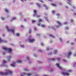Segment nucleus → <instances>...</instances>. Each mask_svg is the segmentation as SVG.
I'll list each match as a JSON object with an SVG mask.
<instances>
[{"label":"nucleus","instance_id":"f257e3e1","mask_svg":"<svg viewBox=\"0 0 76 76\" xmlns=\"http://www.w3.org/2000/svg\"><path fill=\"white\" fill-rule=\"evenodd\" d=\"M12 73V71H9L8 70H6L5 72H0V75H7L9 74H10Z\"/></svg>","mask_w":76,"mask_h":76},{"label":"nucleus","instance_id":"f03ea898","mask_svg":"<svg viewBox=\"0 0 76 76\" xmlns=\"http://www.w3.org/2000/svg\"><path fill=\"white\" fill-rule=\"evenodd\" d=\"M3 49L4 50H6L8 51V52H9V53L12 51V49L11 48H7L6 47H3Z\"/></svg>","mask_w":76,"mask_h":76},{"label":"nucleus","instance_id":"7ed1b4c3","mask_svg":"<svg viewBox=\"0 0 76 76\" xmlns=\"http://www.w3.org/2000/svg\"><path fill=\"white\" fill-rule=\"evenodd\" d=\"M9 27H8V26H6V29L7 30V31H8V32H10L11 31V32H12V33L13 34H15L14 32V29H12L11 30H10V29H9Z\"/></svg>","mask_w":76,"mask_h":76},{"label":"nucleus","instance_id":"20e7f679","mask_svg":"<svg viewBox=\"0 0 76 76\" xmlns=\"http://www.w3.org/2000/svg\"><path fill=\"white\" fill-rule=\"evenodd\" d=\"M32 74H26L25 73H21L20 74V76H31Z\"/></svg>","mask_w":76,"mask_h":76},{"label":"nucleus","instance_id":"39448f33","mask_svg":"<svg viewBox=\"0 0 76 76\" xmlns=\"http://www.w3.org/2000/svg\"><path fill=\"white\" fill-rule=\"evenodd\" d=\"M33 12L34 14H33V16L35 17L36 15H37V13H38V11L34 10Z\"/></svg>","mask_w":76,"mask_h":76},{"label":"nucleus","instance_id":"423d86ee","mask_svg":"<svg viewBox=\"0 0 76 76\" xmlns=\"http://www.w3.org/2000/svg\"><path fill=\"white\" fill-rule=\"evenodd\" d=\"M28 40L29 42H33L35 41V39H28Z\"/></svg>","mask_w":76,"mask_h":76},{"label":"nucleus","instance_id":"0eeeda50","mask_svg":"<svg viewBox=\"0 0 76 76\" xmlns=\"http://www.w3.org/2000/svg\"><path fill=\"white\" fill-rule=\"evenodd\" d=\"M56 65V66H57V67H58L59 69H61V70L63 69V68L60 67V65H59V64H58L57 63Z\"/></svg>","mask_w":76,"mask_h":76},{"label":"nucleus","instance_id":"6e6552de","mask_svg":"<svg viewBox=\"0 0 76 76\" xmlns=\"http://www.w3.org/2000/svg\"><path fill=\"white\" fill-rule=\"evenodd\" d=\"M62 74L63 75H64V76H65V75H66V76H69V73L66 72H63L62 73Z\"/></svg>","mask_w":76,"mask_h":76},{"label":"nucleus","instance_id":"1a4fd4ad","mask_svg":"<svg viewBox=\"0 0 76 76\" xmlns=\"http://www.w3.org/2000/svg\"><path fill=\"white\" fill-rule=\"evenodd\" d=\"M72 54V52L71 51H69L68 54V56H67L66 55H65L64 56V57H66L67 56V57H68V56H70Z\"/></svg>","mask_w":76,"mask_h":76},{"label":"nucleus","instance_id":"9d476101","mask_svg":"<svg viewBox=\"0 0 76 76\" xmlns=\"http://www.w3.org/2000/svg\"><path fill=\"white\" fill-rule=\"evenodd\" d=\"M0 42H6V40H3L0 38Z\"/></svg>","mask_w":76,"mask_h":76},{"label":"nucleus","instance_id":"9b49d317","mask_svg":"<svg viewBox=\"0 0 76 76\" xmlns=\"http://www.w3.org/2000/svg\"><path fill=\"white\" fill-rule=\"evenodd\" d=\"M16 63H22V61L20 60H18L16 62Z\"/></svg>","mask_w":76,"mask_h":76},{"label":"nucleus","instance_id":"f8f14e48","mask_svg":"<svg viewBox=\"0 0 76 76\" xmlns=\"http://www.w3.org/2000/svg\"><path fill=\"white\" fill-rule=\"evenodd\" d=\"M51 5L52 6H53L54 7H56L57 6V5L56 4H54L53 3H51Z\"/></svg>","mask_w":76,"mask_h":76},{"label":"nucleus","instance_id":"ddd939ff","mask_svg":"<svg viewBox=\"0 0 76 76\" xmlns=\"http://www.w3.org/2000/svg\"><path fill=\"white\" fill-rule=\"evenodd\" d=\"M4 10L6 13H9V11L8 10H7V9L5 8Z\"/></svg>","mask_w":76,"mask_h":76},{"label":"nucleus","instance_id":"4468645a","mask_svg":"<svg viewBox=\"0 0 76 76\" xmlns=\"http://www.w3.org/2000/svg\"><path fill=\"white\" fill-rule=\"evenodd\" d=\"M54 54H56V53H57V50H54Z\"/></svg>","mask_w":76,"mask_h":76},{"label":"nucleus","instance_id":"2eb2a0df","mask_svg":"<svg viewBox=\"0 0 76 76\" xmlns=\"http://www.w3.org/2000/svg\"><path fill=\"white\" fill-rule=\"evenodd\" d=\"M43 6L44 7H45L46 10H47V9H48V7H47L45 4H43Z\"/></svg>","mask_w":76,"mask_h":76},{"label":"nucleus","instance_id":"dca6fc26","mask_svg":"<svg viewBox=\"0 0 76 76\" xmlns=\"http://www.w3.org/2000/svg\"><path fill=\"white\" fill-rule=\"evenodd\" d=\"M10 58H11V56H7V59L8 60H10Z\"/></svg>","mask_w":76,"mask_h":76},{"label":"nucleus","instance_id":"f3484780","mask_svg":"<svg viewBox=\"0 0 76 76\" xmlns=\"http://www.w3.org/2000/svg\"><path fill=\"white\" fill-rule=\"evenodd\" d=\"M16 64V63L15 62H14L13 63V64H12L11 65V66L12 67H15V65Z\"/></svg>","mask_w":76,"mask_h":76},{"label":"nucleus","instance_id":"a211bd4d","mask_svg":"<svg viewBox=\"0 0 76 76\" xmlns=\"http://www.w3.org/2000/svg\"><path fill=\"white\" fill-rule=\"evenodd\" d=\"M57 23L58 24V25H59L60 26V25H61V24L60 23V22L59 21H57Z\"/></svg>","mask_w":76,"mask_h":76},{"label":"nucleus","instance_id":"6ab92c4d","mask_svg":"<svg viewBox=\"0 0 76 76\" xmlns=\"http://www.w3.org/2000/svg\"><path fill=\"white\" fill-rule=\"evenodd\" d=\"M42 27H43V28H45V25L44 24H42L41 25Z\"/></svg>","mask_w":76,"mask_h":76},{"label":"nucleus","instance_id":"aec40b11","mask_svg":"<svg viewBox=\"0 0 76 76\" xmlns=\"http://www.w3.org/2000/svg\"><path fill=\"white\" fill-rule=\"evenodd\" d=\"M37 4V6H38V7H39V8H41V5H40L38 4Z\"/></svg>","mask_w":76,"mask_h":76},{"label":"nucleus","instance_id":"412c9836","mask_svg":"<svg viewBox=\"0 0 76 76\" xmlns=\"http://www.w3.org/2000/svg\"><path fill=\"white\" fill-rule=\"evenodd\" d=\"M24 71H26L27 72H28V71H29V70H28V69L25 68V69H24Z\"/></svg>","mask_w":76,"mask_h":76},{"label":"nucleus","instance_id":"4be33fe9","mask_svg":"<svg viewBox=\"0 0 76 76\" xmlns=\"http://www.w3.org/2000/svg\"><path fill=\"white\" fill-rule=\"evenodd\" d=\"M49 36H50V37H52V38H55V37L53 36L51 34H50Z\"/></svg>","mask_w":76,"mask_h":76},{"label":"nucleus","instance_id":"5701e85b","mask_svg":"<svg viewBox=\"0 0 76 76\" xmlns=\"http://www.w3.org/2000/svg\"><path fill=\"white\" fill-rule=\"evenodd\" d=\"M42 21L43 20H42L39 19V20H38V22H42Z\"/></svg>","mask_w":76,"mask_h":76},{"label":"nucleus","instance_id":"b1692460","mask_svg":"<svg viewBox=\"0 0 76 76\" xmlns=\"http://www.w3.org/2000/svg\"><path fill=\"white\" fill-rule=\"evenodd\" d=\"M48 28H52V29H53V30H56V29H54V28H52V27H51V26H50V27H48Z\"/></svg>","mask_w":76,"mask_h":76},{"label":"nucleus","instance_id":"393cba45","mask_svg":"<svg viewBox=\"0 0 76 76\" xmlns=\"http://www.w3.org/2000/svg\"><path fill=\"white\" fill-rule=\"evenodd\" d=\"M15 35H16L17 36H18V37H19V34L18 33H16Z\"/></svg>","mask_w":76,"mask_h":76},{"label":"nucleus","instance_id":"a878e982","mask_svg":"<svg viewBox=\"0 0 76 76\" xmlns=\"http://www.w3.org/2000/svg\"><path fill=\"white\" fill-rule=\"evenodd\" d=\"M40 15H37V17L38 18H40Z\"/></svg>","mask_w":76,"mask_h":76},{"label":"nucleus","instance_id":"bb28decb","mask_svg":"<svg viewBox=\"0 0 76 76\" xmlns=\"http://www.w3.org/2000/svg\"><path fill=\"white\" fill-rule=\"evenodd\" d=\"M51 60H52V61H55V59L54 58H52L51 59Z\"/></svg>","mask_w":76,"mask_h":76},{"label":"nucleus","instance_id":"cd10ccee","mask_svg":"<svg viewBox=\"0 0 76 76\" xmlns=\"http://www.w3.org/2000/svg\"><path fill=\"white\" fill-rule=\"evenodd\" d=\"M16 18L15 17H13L12 18V20H15V19H16Z\"/></svg>","mask_w":76,"mask_h":76},{"label":"nucleus","instance_id":"c85d7f7f","mask_svg":"<svg viewBox=\"0 0 76 76\" xmlns=\"http://www.w3.org/2000/svg\"><path fill=\"white\" fill-rule=\"evenodd\" d=\"M3 62L4 63H6V61L4 60H3Z\"/></svg>","mask_w":76,"mask_h":76},{"label":"nucleus","instance_id":"c756f323","mask_svg":"<svg viewBox=\"0 0 76 76\" xmlns=\"http://www.w3.org/2000/svg\"><path fill=\"white\" fill-rule=\"evenodd\" d=\"M1 20H4V18H3V17H1Z\"/></svg>","mask_w":76,"mask_h":76},{"label":"nucleus","instance_id":"7c9ffc66","mask_svg":"<svg viewBox=\"0 0 76 76\" xmlns=\"http://www.w3.org/2000/svg\"><path fill=\"white\" fill-rule=\"evenodd\" d=\"M67 1L68 2H71V1H72V0H67Z\"/></svg>","mask_w":76,"mask_h":76},{"label":"nucleus","instance_id":"2f4dec72","mask_svg":"<svg viewBox=\"0 0 76 76\" xmlns=\"http://www.w3.org/2000/svg\"><path fill=\"white\" fill-rule=\"evenodd\" d=\"M31 29H30L29 30V33L30 34V33L31 32Z\"/></svg>","mask_w":76,"mask_h":76},{"label":"nucleus","instance_id":"473e14b6","mask_svg":"<svg viewBox=\"0 0 76 76\" xmlns=\"http://www.w3.org/2000/svg\"><path fill=\"white\" fill-rule=\"evenodd\" d=\"M52 13H55V11H54L53 10L52 11Z\"/></svg>","mask_w":76,"mask_h":76},{"label":"nucleus","instance_id":"72a5a7b5","mask_svg":"<svg viewBox=\"0 0 76 76\" xmlns=\"http://www.w3.org/2000/svg\"><path fill=\"white\" fill-rule=\"evenodd\" d=\"M57 60H58V61H59V60H60V58H57Z\"/></svg>","mask_w":76,"mask_h":76},{"label":"nucleus","instance_id":"f704fd0d","mask_svg":"<svg viewBox=\"0 0 76 76\" xmlns=\"http://www.w3.org/2000/svg\"><path fill=\"white\" fill-rule=\"evenodd\" d=\"M71 45H74V43H73V42H71L70 43Z\"/></svg>","mask_w":76,"mask_h":76},{"label":"nucleus","instance_id":"c9c22d12","mask_svg":"<svg viewBox=\"0 0 76 76\" xmlns=\"http://www.w3.org/2000/svg\"><path fill=\"white\" fill-rule=\"evenodd\" d=\"M67 3H68V4H69V5H70V6H71V3H70L69 2H67Z\"/></svg>","mask_w":76,"mask_h":76},{"label":"nucleus","instance_id":"e433bc0d","mask_svg":"<svg viewBox=\"0 0 76 76\" xmlns=\"http://www.w3.org/2000/svg\"><path fill=\"white\" fill-rule=\"evenodd\" d=\"M64 24H65V25H67V22H65L64 23Z\"/></svg>","mask_w":76,"mask_h":76},{"label":"nucleus","instance_id":"4c0bfd02","mask_svg":"<svg viewBox=\"0 0 76 76\" xmlns=\"http://www.w3.org/2000/svg\"><path fill=\"white\" fill-rule=\"evenodd\" d=\"M32 23H34L35 22V20H32Z\"/></svg>","mask_w":76,"mask_h":76},{"label":"nucleus","instance_id":"58836bf2","mask_svg":"<svg viewBox=\"0 0 76 76\" xmlns=\"http://www.w3.org/2000/svg\"><path fill=\"white\" fill-rule=\"evenodd\" d=\"M66 29H69V27H65Z\"/></svg>","mask_w":76,"mask_h":76},{"label":"nucleus","instance_id":"ea45409f","mask_svg":"<svg viewBox=\"0 0 76 76\" xmlns=\"http://www.w3.org/2000/svg\"><path fill=\"white\" fill-rule=\"evenodd\" d=\"M37 36H38V37H39V36H40V35L39 34H37Z\"/></svg>","mask_w":76,"mask_h":76},{"label":"nucleus","instance_id":"a19ab883","mask_svg":"<svg viewBox=\"0 0 76 76\" xmlns=\"http://www.w3.org/2000/svg\"><path fill=\"white\" fill-rule=\"evenodd\" d=\"M40 1H41L42 3H43V1L42 0H39Z\"/></svg>","mask_w":76,"mask_h":76},{"label":"nucleus","instance_id":"79ce46f5","mask_svg":"<svg viewBox=\"0 0 76 76\" xmlns=\"http://www.w3.org/2000/svg\"><path fill=\"white\" fill-rule=\"evenodd\" d=\"M56 15L58 16H59V15H60V14H57Z\"/></svg>","mask_w":76,"mask_h":76},{"label":"nucleus","instance_id":"37998d69","mask_svg":"<svg viewBox=\"0 0 76 76\" xmlns=\"http://www.w3.org/2000/svg\"><path fill=\"white\" fill-rule=\"evenodd\" d=\"M59 39L61 41V42H62V41H62V39H61V38H60Z\"/></svg>","mask_w":76,"mask_h":76},{"label":"nucleus","instance_id":"c03bdc74","mask_svg":"<svg viewBox=\"0 0 76 76\" xmlns=\"http://www.w3.org/2000/svg\"><path fill=\"white\" fill-rule=\"evenodd\" d=\"M63 61H64V62H66V61L65 59H63Z\"/></svg>","mask_w":76,"mask_h":76},{"label":"nucleus","instance_id":"a18cd8bd","mask_svg":"<svg viewBox=\"0 0 76 76\" xmlns=\"http://www.w3.org/2000/svg\"><path fill=\"white\" fill-rule=\"evenodd\" d=\"M71 22H73V20H71Z\"/></svg>","mask_w":76,"mask_h":76},{"label":"nucleus","instance_id":"49530a36","mask_svg":"<svg viewBox=\"0 0 76 76\" xmlns=\"http://www.w3.org/2000/svg\"><path fill=\"white\" fill-rule=\"evenodd\" d=\"M59 4H60V5H61V4H61V3L59 2Z\"/></svg>","mask_w":76,"mask_h":76},{"label":"nucleus","instance_id":"de8ad7c7","mask_svg":"<svg viewBox=\"0 0 76 76\" xmlns=\"http://www.w3.org/2000/svg\"><path fill=\"white\" fill-rule=\"evenodd\" d=\"M68 72H72V71H71V70H69L68 71Z\"/></svg>","mask_w":76,"mask_h":76},{"label":"nucleus","instance_id":"09e8293b","mask_svg":"<svg viewBox=\"0 0 76 76\" xmlns=\"http://www.w3.org/2000/svg\"><path fill=\"white\" fill-rule=\"evenodd\" d=\"M47 51H48V50H49V48H47L46 49Z\"/></svg>","mask_w":76,"mask_h":76},{"label":"nucleus","instance_id":"8fccbe9b","mask_svg":"<svg viewBox=\"0 0 76 76\" xmlns=\"http://www.w3.org/2000/svg\"><path fill=\"white\" fill-rule=\"evenodd\" d=\"M44 45V44H43V43H41V45L42 46Z\"/></svg>","mask_w":76,"mask_h":76},{"label":"nucleus","instance_id":"3c124183","mask_svg":"<svg viewBox=\"0 0 76 76\" xmlns=\"http://www.w3.org/2000/svg\"><path fill=\"white\" fill-rule=\"evenodd\" d=\"M27 60H29V57H27Z\"/></svg>","mask_w":76,"mask_h":76},{"label":"nucleus","instance_id":"603ef678","mask_svg":"<svg viewBox=\"0 0 76 76\" xmlns=\"http://www.w3.org/2000/svg\"><path fill=\"white\" fill-rule=\"evenodd\" d=\"M40 23L39 24H37V25H38V26H40Z\"/></svg>","mask_w":76,"mask_h":76},{"label":"nucleus","instance_id":"864d4df0","mask_svg":"<svg viewBox=\"0 0 76 76\" xmlns=\"http://www.w3.org/2000/svg\"><path fill=\"white\" fill-rule=\"evenodd\" d=\"M65 7H66V9L68 8V7H67V6H65Z\"/></svg>","mask_w":76,"mask_h":76},{"label":"nucleus","instance_id":"5fc2aeb1","mask_svg":"<svg viewBox=\"0 0 76 76\" xmlns=\"http://www.w3.org/2000/svg\"><path fill=\"white\" fill-rule=\"evenodd\" d=\"M74 56H75V57H76V54H75L74 55Z\"/></svg>","mask_w":76,"mask_h":76},{"label":"nucleus","instance_id":"6e6d98bb","mask_svg":"<svg viewBox=\"0 0 76 76\" xmlns=\"http://www.w3.org/2000/svg\"><path fill=\"white\" fill-rule=\"evenodd\" d=\"M2 36H3V37H4V36H5V34H3Z\"/></svg>","mask_w":76,"mask_h":76},{"label":"nucleus","instance_id":"4d7b16f0","mask_svg":"<svg viewBox=\"0 0 76 76\" xmlns=\"http://www.w3.org/2000/svg\"><path fill=\"white\" fill-rule=\"evenodd\" d=\"M49 1H52V0H48Z\"/></svg>","mask_w":76,"mask_h":76},{"label":"nucleus","instance_id":"13d9d810","mask_svg":"<svg viewBox=\"0 0 76 76\" xmlns=\"http://www.w3.org/2000/svg\"><path fill=\"white\" fill-rule=\"evenodd\" d=\"M21 1L22 2H23V0H21Z\"/></svg>","mask_w":76,"mask_h":76},{"label":"nucleus","instance_id":"bf43d9fd","mask_svg":"<svg viewBox=\"0 0 76 76\" xmlns=\"http://www.w3.org/2000/svg\"><path fill=\"white\" fill-rule=\"evenodd\" d=\"M21 27H22V28H23V26H21Z\"/></svg>","mask_w":76,"mask_h":76},{"label":"nucleus","instance_id":"052dcab7","mask_svg":"<svg viewBox=\"0 0 76 76\" xmlns=\"http://www.w3.org/2000/svg\"><path fill=\"white\" fill-rule=\"evenodd\" d=\"M34 56H35V57H36V56H37V55H36L35 54H34Z\"/></svg>","mask_w":76,"mask_h":76},{"label":"nucleus","instance_id":"680f3d73","mask_svg":"<svg viewBox=\"0 0 76 76\" xmlns=\"http://www.w3.org/2000/svg\"><path fill=\"white\" fill-rule=\"evenodd\" d=\"M37 29L36 28H35L34 29V30H36Z\"/></svg>","mask_w":76,"mask_h":76},{"label":"nucleus","instance_id":"e2e57ef3","mask_svg":"<svg viewBox=\"0 0 76 76\" xmlns=\"http://www.w3.org/2000/svg\"><path fill=\"white\" fill-rule=\"evenodd\" d=\"M56 28H58V26H56Z\"/></svg>","mask_w":76,"mask_h":76},{"label":"nucleus","instance_id":"0e129e2a","mask_svg":"<svg viewBox=\"0 0 76 76\" xmlns=\"http://www.w3.org/2000/svg\"><path fill=\"white\" fill-rule=\"evenodd\" d=\"M75 42H76V38L75 39Z\"/></svg>","mask_w":76,"mask_h":76},{"label":"nucleus","instance_id":"69168bd1","mask_svg":"<svg viewBox=\"0 0 76 76\" xmlns=\"http://www.w3.org/2000/svg\"><path fill=\"white\" fill-rule=\"evenodd\" d=\"M26 19H24V21H26Z\"/></svg>","mask_w":76,"mask_h":76},{"label":"nucleus","instance_id":"338daca9","mask_svg":"<svg viewBox=\"0 0 76 76\" xmlns=\"http://www.w3.org/2000/svg\"><path fill=\"white\" fill-rule=\"evenodd\" d=\"M69 42V41H67V43Z\"/></svg>","mask_w":76,"mask_h":76},{"label":"nucleus","instance_id":"774afa93","mask_svg":"<svg viewBox=\"0 0 76 76\" xmlns=\"http://www.w3.org/2000/svg\"><path fill=\"white\" fill-rule=\"evenodd\" d=\"M75 15H76V14H75Z\"/></svg>","mask_w":76,"mask_h":76}]
</instances>
